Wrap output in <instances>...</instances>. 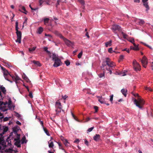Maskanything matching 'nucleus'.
I'll use <instances>...</instances> for the list:
<instances>
[{
	"mask_svg": "<svg viewBox=\"0 0 153 153\" xmlns=\"http://www.w3.org/2000/svg\"><path fill=\"white\" fill-rule=\"evenodd\" d=\"M134 95L135 97H138L137 99H134V104L137 106L139 108H142L144 104V101L143 99L140 98L138 94H134Z\"/></svg>",
	"mask_w": 153,
	"mask_h": 153,
	"instance_id": "1",
	"label": "nucleus"
},
{
	"mask_svg": "<svg viewBox=\"0 0 153 153\" xmlns=\"http://www.w3.org/2000/svg\"><path fill=\"white\" fill-rule=\"evenodd\" d=\"M18 22L16 21V22L15 29L16 31V33L17 36V39L16 40V42H19V43H21L22 33L20 31L18 30Z\"/></svg>",
	"mask_w": 153,
	"mask_h": 153,
	"instance_id": "2",
	"label": "nucleus"
},
{
	"mask_svg": "<svg viewBox=\"0 0 153 153\" xmlns=\"http://www.w3.org/2000/svg\"><path fill=\"white\" fill-rule=\"evenodd\" d=\"M133 64L134 68L135 71H140V70L141 67L136 60H134Z\"/></svg>",
	"mask_w": 153,
	"mask_h": 153,
	"instance_id": "3",
	"label": "nucleus"
},
{
	"mask_svg": "<svg viewBox=\"0 0 153 153\" xmlns=\"http://www.w3.org/2000/svg\"><path fill=\"white\" fill-rule=\"evenodd\" d=\"M112 30L113 31L116 33V31L117 30L118 31L120 32L122 30V29L121 27L119 25H113L111 28Z\"/></svg>",
	"mask_w": 153,
	"mask_h": 153,
	"instance_id": "4",
	"label": "nucleus"
},
{
	"mask_svg": "<svg viewBox=\"0 0 153 153\" xmlns=\"http://www.w3.org/2000/svg\"><path fill=\"white\" fill-rule=\"evenodd\" d=\"M17 137L16 138H15L14 140L16 141V142L15 143V145L17 146L18 147H20L21 145L20 144V134H17Z\"/></svg>",
	"mask_w": 153,
	"mask_h": 153,
	"instance_id": "5",
	"label": "nucleus"
},
{
	"mask_svg": "<svg viewBox=\"0 0 153 153\" xmlns=\"http://www.w3.org/2000/svg\"><path fill=\"white\" fill-rule=\"evenodd\" d=\"M105 62L107 65L109 67H113L115 65L114 63L112 62L111 61L110 59L108 58H106Z\"/></svg>",
	"mask_w": 153,
	"mask_h": 153,
	"instance_id": "6",
	"label": "nucleus"
},
{
	"mask_svg": "<svg viewBox=\"0 0 153 153\" xmlns=\"http://www.w3.org/2000/svg\"><path fill=\"white\" fill-rule=\"evenodd\" d=\"M141 62L143 66L146 68L148 64V61L146 57L145 56H143L141 60Z\"/></svg>",
	"mask_w": 153,
	"mask_h": 153,
	"instance_id": "7",
	"label": "nucleus"
},
{
	"mask_svg": "<svg viewBox=\"0 0 153 153\" xmlns=\"http://www.w3.org/2000/svg\"><path fill=\"white\" fill-rule=\"evenodd\" d=\"M54 62L53 65V66L55 67H57L60 65H61L62 64V63L61 61V60L59 59L57 60H56L54 61Z\"/></svg>",
	"mask_w": 153,
	"mask_h": 153,
	"instance_id": "8",
	"label": "nucleus"
},
{
	"mask_svg": "<svg viewBox=\"0 0 153 153\" xmlns=\"http://www.w3.org/2000/svg\"><path fill=\"white\" fill-rule=\"evenodd\" d=\"M62 39L65 42L66 44L69 47H71L72 46V45H73V44H72V42L71 41L68 40L67 39L65 38L64 37Z\"/></svg>",
	"mask_w": 153,
	"mask_h": 153,
	"instance_id": "9",
	"label": "nucleus"
},
{
	"mask_svg": "<svg viewBox=\"0 0 153 153\" xmlns=\"http://www.w3.org/2000/svg\"><path fill=\"white\" fill-rule=\"evenodd\" d=\"M52 139V137H51V140H49L48 142L49 147L50 148H53L54 146V144L53 142L51 140Z\"/></svg>",
	"mask_w": 153,
	"mask_h": 153,
	"instance_id": "10",
	"label": "nucleus"
},
{
	"mask_svg": "<svg viewBox=\"0 0 153 153\" xmlns=\"http://www.w3.org/2000/svg\"><path fill=\"white\" fill-rule=\"evenodd\" d=\"M133 45H134V47H133L132 46H131L130 48L131 49H133L135 51H138L139 50V48H138V45H136L135 44V43H134Z\"/></svg>",
	"mask_w": 153,
	"mask_h": 153,
	"instance_id": "11",
	"label": "nucleus"
},
{
	"mask_svg": "<svg viewBox=\"0 0 153 153\" xmlns=\"http://www.w3.org/2000/svg\"><path fill=\"white\" fill-rule=\"evenodd\" d=\"M45 2L48 5H50L49 0H39V5L41 6L43 2Z\"/></svg>",
	"mask_w": 153,
	"mask_h": 153,
	"instance_id": "12",
	"label": "nucleus"
},
{
	"mask_svg": "<svg viewBox=\"0 0 153 153\" xmlns=\"http://www.w3.org/2000/svg\"><path fill=\"white\" fill-rule=\"evenodd\" d=\"M0 90L4 94H6V90L5 88L3 87V85H1L0 86Z\"/></svg>",
	"mask_w": 153,
	"mask_h": 153,
	"instance_id": "13",
	"label": "nucleus"
},
{
	"mask_svg": "<svg viewBox=\"0 0 153 153\" xmlns=\"http://www.w3.org/2000/svg\"><path fill=\"white\" fill-rule=\"evenodd\" d=\"M100 135L98 134H96L93 137L94 139L96 141H98L100 139Z\"/></svg>",
	"mask_w": 153,
	"mask_h": 153,
	"instance_id": "14",
	"label": "nucleus"
},
{
	"mask_svg": "<svg viewBox=\"0 0 153 153\" xmlns=\"http://www.w3.org/2000/svg\"><path fill=\"white\" fill-rule=\"evenodd\" d=\"M121 91L125 97H126V95L127 94V90L126 89L123 88L121 90Z\"/></svg>",
	"mask_w": 153,
	"mask_h": 153,
	"instance_id": "15",
	"label": "nucleus"
},
{
	"mask_svg": "<svg viewBox=\"0 0 153 153\" xmlns=\"http://www.w3.org/2000/svg\"><path fill=\"white\" fill-rule=\"evenodd\" d=\"M54 33L56 35L58 36L62 39H63V38L64 37L60 33H59V32L57 31H55L54 32Z\"/></svg>",
	"mask_w": 153,
	"mask_h": 153,
	"instance_id": "16",
	"label": "nucleus"
},
{
	"mask_svg": "<svg viewBox=\"0 0 153 153\" xmlns=\"http://www.w3.org/2000/svg\"><path fill=\"white\" fill-rule=\"evenodd\" d=\"M56 108H62V106L60 102H56L55 104Z\"/></svg>",
	"mask_w": 153,
	"mask_h": 153,
	"instance_id": "17",
	"label": "nucleus"
},
{
	"mask_svg": "<svg viewBox=\"0 0 153 153\" xmlns=\"http://www.w3.org/2000/svg\"><path fill=\"white\" fill-rule=\"evenodd\" d=\"M52 58V60L53 61L57 60L59 59L58 58V55L54 53H53Z\"/></svg>",
	"mask_w": 153,
	"mask_h": 153,
	"instance_id": "18",
	"label": "nucleus"
},
{
	"mask_svg": "<svg viewBox=\"0 0 153 153\" xmlns=\"http://www.w3.org/2000/svg\"><path fill=\"white\" fill-rule=\"evenodd\" d=\"M98 101L100 102L102 104H105V101L104 99L103 98L101 97H99L98 99Z\"/></svg>",
	"mask_w": 153,
	"mask_h": 153,
	"instance_id": "19",
	"label": "nucleus"
},
{
	"mask_svg": "<svg viewBox=\"0 0 153 153\" xmlns=\"http://www.w3.org/2000/svg\"><path fill=\"white\" fill-rule=\"evenodd\" d=\"M32 62L34 64L36 65L37 66L39 67H40L41 66V65L39 62L38 61H36L35 60H33L32 61Z\"/></svg>",
	"mask_w": 153,
	"mask_h": 153,
	"instance_id": "20",
	"label": "nucleus"
},
{
	"mask_svg": "<svg viewBox=\"0 0 153 153\" xmlns=\"http://www.w3.org/2000/svg\"><path fill=\"white\" fill-rule=\"evenodd\" d=\"M112 41L111 40H109L105 43V45L106 47H107L108 46H110L111 45Z\"/></svg>",
	"mask_w": 153,
	"mask_h": 153,
	"instance_id": "21",
	"label": "nucleus"
},
{
	"mask_svg": "<svg viewBox=\"0 0 153 153\" xmlns=\"http://www.w3.org/2000/svg\"><path fill=\"white\" fill-rule=\"evenodd\" d=\"M2 129L3 130V131L5 133L7 132L8 130V127L5 126H2Z\"/></svg>",
	"mask_w": 153,
	"mask_h": 153,
	"instance_id": "22",
	"label": "nucleus"
},
{
	"mask_svg": "<svg viewBox=\"0 0 153 153\" xmlns=\"http://www.w3.org/2000/svg\"><path fill=\"white\" fill-rule=\"evenodd\" d=\"M143 5L146 8V11H147L149 9V7L148 5V4L147 3H143Z\"/></svg>",
	"mask_w": 153,
	"mask_h": 153,
	"instance_id": "23",
	"label": "nucleus"
},
{
	"mask_svg": "<svg viewBox=\"0 0 153 153\" xmlns=\"http://www.w3.org/2000/svg\"><path fill=\"white\" fill-rule=\"evenodd\" d=\"M62 110L63 111V110L62 109V108H56L55 111H56V114H59L60 112H61V111Z\"/></svg>",
	"mask_w": 153,
	"mask_h": 153,
	"instance_id": "24",
	"label": "nucleus"
},
{
	"mask_svg": "<svg viewBox=\"0 0 153 153\" xmlns=\"http://www.w3.org/2000/svg\"><path fill=\"white\" fill-rule=\"evenodd\" d=\"M43 28L41 27H40L38 30L37 33L39 34H40L43 32Z\"/></svg>",
	"mask_w": 153,
	"mask_h": 153,
	"instance_id": "25",
	"label": "nucleus"
},
{
	"mask_svg": "<svg viewBox=\"0 0 153 153\" xmlns=\"http://www.w3.org/2000/svg\"><path fill=\"white\" fill-rule=\"evenodd\" d=\"M43 128L45 133L48 136H49L50 135V134L47 128L44 127Z\"/></svg>",
	"mask_w": 153,
	"mask_h": 153,
	"instance_id": "26",
	"label": "nucleus"
},
{
	"mask_svg": "<svg viewBox=\"0 0 153 153\" xmlns=\"http://www.w3.org/2000/svg\"><path fill=\"white\" fill-rule=\"evenodd\" d=\"M63 142L66 146L68 147V144L69 143L67 139L64 140Z\"/></svg>",
	"mask_w": 153,
	"mask_h": 153,
	"instance_id": "27",
	"label": "nucleus"
},
{
	"mask_svg": "<svg viewBox=\"0 0 153 153\" xmlns=\"http://www.w3.org/2000/svg\"><path fill=\"white\" fill-rule=\"evenodd\" d=\"M7 104V102H5L4 103L2 101H0V109L1 108L2 105L3 104L5 105Z\"/></svg>",
	"mask_w": 153,
	"mask_h": 153,
	"instance_id": "28",
	"label": "nucleus"
},
{
	"mask_svg": "<svg viewBox=\"0 0 153 153\" xmlns=\"http://www.w3.org/2000/svg\"><path fill=\"white\" fill-rule=\"evenodd\" d=\"M20 79V78L17 75H16V76H15V81L16 83L17 81L18 80H19Z\"/></svg>",
	"mask_w": 153,
	"mask_h": 153,
	"instance_id": "29",
	"label": "nucleus"
},
{
	"mask_svg": "<svg viewBox=\"0 0 153 153\" xmlns=\"http://www.w3.org/2000/svg\"><path fill=\"white\" fill-rule=\"evenodd\" d=\"M99 76L101 78L103 77H104L105 76V72L104 71H103V73H101L99 74H98Z\"/></svg>",
	"mask_w": 153,
	"mask_h": 153,
	"instance_id": "30",
	"label": "nucleus"
},
{
	"mask_svg": "<svg viewBox=\"0 0 153 153\" xmlns=\"http://www.w3.org/2000/svg\"><path fill=\"white\" fill-rule=\"evenodd\" d=\"M117 75H121L122 76H124L126 75V73L122 71H120L119 73L117 74Z\"/></svg>",
	"mask_w": 153,
	"mask_h": 153,
	"instance_id": "31",
	"label": "nucleus"
},
{
	"mask_svg": "<svg viewBox=\"0 0 153 153\" xmlns=\"http://www.w3.org/2000/svg\"><path fill=\"white\" fill-rule=\"evenodd\" d=\"M4 133H5L4 132H3L2 133H1L0 134V135L1 137V138H0V141H1L3 139L4 137H3V135Z\"/></svg>",
	"mask_w": 153,
	"mask_h": 153,
	"instance_id": "32",
	"label": "nucleus"
},
{
	"mask_svg": "<svg viewBox=\"0 0 153 153\" xmlns=\"http://www.w3.org/2000/svg\"><path fill=\"white\" fill-rule=\"evenodd\" d=\"M108 52H109V53H113V52H114L116 53H117V52H115V51H113L112 50V48H110L108 49Z\"/></svg>",
	"mask_w": 153,
	"mask_h": 153,
	"instance_id": "33",
	"label": "nucleus"
},
{
	"mask_svg": "<svg viewBox=\"0 0 153 153\" xmlns=\"http://www.w3.org/2000/svg\"><path fill=\"white\" fill-rule=\"evenodd\" d=\"M26 140V138L25 137H24L21 140L22 141V143L23 144L24 143H26V142L25 141V140Z\"/></svg>",
	"mask_w": 153,
	"mask_h": 153,
	"instance_id": "34",
	"label": "nucleus"
},
{
	"mask_svg": "<svg viewBox=\"0 0 153 153\" xmlns=\"http://www.w3.org/2000/svg\"><path fill=\"white\" fill-rule=\"evenodd\" d=\"M121 33L123 35V38L125 39H126L127 37L128 36V35L125 33H124L123 32H122Z\"/></svg>",
	"mask_w": 153,
	"mask_h": 153,
	"instance_id": "35",
	"label": "nucleus"
},
{
	"mask_svg": "<svg viewBox=\"0 0 153 153\" xmlns=\"http://www.w3.org/2000/svg\"><path fill=\"white\" fill-rule=\"evenodd\" d=\"M65 62L67 66L69 65L70 64V61L68 60H66Z\"/></svg>",
	"mask_w": 153,
	"mask_h": 153,
	"instance_id": "36",
	"label": "nucleus"
},
{
	"mask_svg": "<svg viewBox=\"0 0 153 153\" xmlns=\"http://www.w3.org/2000/svg\"><path fill=\"white\" fill-rule=\"evenodd\" d=\"M58 145L59 146V149L64 150V151L65 152H66L65 151L63 148V147H62L61 144L60 143H58Z\"/></svg>",
	"mask_w": 153,
	"mask_h": 153,
	"instance_id": "37",
	"label": "nucleus"
},
{
	"mask_svg": "<svg viewBox=\"0 0 153 153\" xmlns=\"http://www.w3.org/2000/svg\"><path fill=\"white\" fill-rule=\"evenodd\" d=\"M94 128V127H93L91 128H89L87 130V133H88L89 132H91L93 130V129Z\"/></svg>",
	"mask_w": 153,
	"mask_h": 153,
	"instance_id": "38",
	"label": "nucleus"
},
{
	"mask_svg": "<svg viewBox=\"0 0 153 153\" xmlns=\"http://www.w3.org/2000/svg\"><path fill=\"white\" fill-rule=\"evenodd\" d=\"M36 48V47H33L32 48H29V51L30 52H33V51H34L35 50Z\"/></svg>",
	"mask_w": 153,
	"mask_h": 153,
	"instance_id": "39",
	"label": "nucleus"
},
{
	"mask_svg": "<svg viewBox=\"0 0 153 153\" xmlns=\"http://www.w3.org/2000/svg\"><path fill=\"white\" fill-rule=\"evenodd\" d=\"M22 78L24 79L25 80H27V79H28V78L27 77V76L25 75V74H24L22 75Z\"/></svg>",
	"mask_w": 153,
	"mask_h": 153,
	"instance_id": "40",
	"label": "nucleus"
},
{
	"mask_svg": "<svg viewBox=\"0 0 153 153\" xmlns=\"http://www.w3.org/2000/svg\"><path fill=\"white\" fill-rule=\"evenodd\" d=\"M82 55V51H81L78 55V57L79 59H80Z\"/></svg>",
	"mask_w": 153,
	"mask_h": 153,
	"instance_id": "41",
	"label": "nucleus"
},
{
	"mask_svg": "<svg viewBox=\"0 0 153 153\" xmlns=\"http://www.w3.org/2000/svg\"><path fill=\"white\" fill-rule=\"evenodd\" d=\"M9 74V72L7 70H5V71H4V76H7Z\"/></svg>",
	"mask_w": 153,
	"mask_h": 153,
	"instance_id": "42",
	"label": "nucleus"
},
{
	"mask_svg": "<svg viewBox=\"0 0 153 153\" xmlns=\"http://www.w3.org/2000/svg\"><path fill=\"white\" fill-rule=\"evenodd\" d=\"M141 43H142L144 45H145L147 47H148L150 49H152V47L149 45H146V43H144L143 42H141Z\"/></svg>",
	"mask_w": 153,
	"mask_h": 153,
	"instance_id": "43",
	"label": "nucleus"
},
{
	"mask_svg": "<svg viewBox=\"0 0 153 153\" xmlns=\"http://www.w3.org/2000/svg\"><path fill=\"white\" fill-rule=\"evenodd\" d=\"M82 4V5H84L85 1L84 0H78Z\"/></svg>",
	"mask_w": 153,
	"mask_h": 153,
	"instance_id": "44",
	"label": "nucleus"
},
{
	"mask_svg": "<svg viewBox=\"0 0 153 153\" xmlns=\"http://www.w3.org/2000/svg\"><path fill=\"white\" fill-rule=\"evenodd\" d=\"M22 10H24L25 11V12H24V13L25 14H26V13L27 12L24 6H22Z\"/></svg>",
	"mask_w": 153,
	"mask_h": 153,
	"instance_id": "45",
	"label": "nucleus"
},
{
	"mask_svg": "<svg viewBox=\"0 0 153 153\" xmlns=\"http://www.w3.org/2000/svg\"><path fill=\"white\" fill-rule=\"evenodd\" d=\"M110 100L111 102V103H112V101L113 100V95L112 94L110 96Z\"/></svg>",
	"mask_w": 153,
	"mask_h": 153,
	"instance_id": "46",
	"label": "nucleus"
},
{
	"mask_svg": "<svg viewBox=\"0 0 153 153\" xmlns=\"http://www.w3.org/2000/svg\"><path fill=\"white\" fill-rule=\"evenodd\" d=\"M49 20V19L48 18H46L44 19V22L45 23H48V22Z\"/></svg>",
	"mask_w": 153,
	"mask_h": 153,
	"instance_id": "47",
	"label": "nucleus"
},
{
	"mask_svg": "<svg viewBox=\"0 0 153 153\" xmlns=\"http://www.w3.org/2000/svg\"><path fill=\"white\" fill-rule=\"evenodd\" d=\"M10 118V117H5L4 118V119H3V121L4 122L8 120Z\"/></svg>",
	"mask_w": 153,
	"mask_h": 153,
	"instance_id": "48",
	"label": "nucleus"
},
{
	"mask_svg": "<svg viewBox=\"0 0 153 153\" xmlns=\"http://www.w3.org/2000/svg\"><path fill=\"white\" fill-rule=\"evenodd\" d=\"M139 23L140 24H143L144 23V21L143 20H140V21L139 22Z\"/></svg>",
	"mask_w": 153,
	"mask_h": 153,
	"instance_id": "49",
	"label": "nucleus"
},
{
	"mask_svg": "<svg viewBox=\"0 0 153 153\" xmlns=\"http://www.w3.org/2000/svg\"><path fill=\"white\" fill-rule=\"evenodd\" d=\"M94 109H95V112H97L98 111V107L97 106H94Z\"/></svg>",
	"mask_w": 153,
	"mask_h": 153,
	"instance_id": "50",
	"label": "nucleus"
},
{
	"mask_svg": "<svg viewBox=\"0 0 153 153\" xmlns=\"http://www.w3.org/2000/svg\"><path fill=\"white\" fill-rule=\"evenodd\" d=\"M62 98L64 100H66V99L68 97V96H67V95H65L64 96H62Z\"/></svg>",
	"mask_w": 153,
	"mask_h": 153,
	"instance_id": "51",
	"label": "nucleus"
},
{
	"mask_svg": "<svg viewBox=\"0 0 153 153\" xmlns=\"http://www.w3.org/2000/svg\"><path fill=\"white\" fill-rule=\"evenodd\" d=\"M29 96L30 98H33V96L32 92H30L29 94Z\"/></svg>",
	"mask_w": 153,
	"mask_h": 153,
	"instance_id": "52",
	"label": "nucleus"
},
{
	"mask_svg": "<svg viewBox=\"0 0 153 153\" xmlns=\"http://www.w3.org/2000/svg\"><path fill=\"white\" fill-rule=\"evenodd\" d=\"M123 51H127L128 53H129V49H127V48H125V49H124L123 50Z\"/></svg>",
	"mask_w": 153,
	"mask_h": 153,
	"instance_id": "53",
	"label": "nucleus"
},
{
	"mask_svg": "<svg viewBox=\"0 0 153 153\" xmlns=\"http://www.w3.org/2000/svg\"><path fill=\"white\" fill-rule=\"evenodd\" d=\"M129 41L131 42L132 43H133V45L134 44V39H131V40H129Z\"/></svg>",
	"mask_w": 153,
	"mask_h": 153,
	"instance_id": "54",
	"label": "nucleus"
},
{
	"mask_svg": "<svg viewBox=\"0 0 153 153\" xmlns=\"http://www.w3.org/2000/svg\"><path fill=\"white\" fill-rule=\"evenodd\" d=\"M145 89H146V90H148L151 91H152V90L151 88L150 87H146V88Z\"/></svg>",
	"mask_w": 153,
	"mask_h": 153,
	"instance_id": "55",
	"label": "nucleus"
},
{
	"mask_svg": "<svg viewBox=\"0 0 153 153\" xmlns=\"http://www.w3.org/2000/svg\"><path fill=\"white\" fill-rule=\"evenodd\" d=\"M124 56L123 55H121L120 56V60H123L124 58Z\"/></svg>",
	"mask_w": 153,
	"mask_h": 153,
	"instance_id": "56",
	"label": "nucleus"
},
{
	"mask_svg": "<svg viewBox=\"0 0 153 153\" xmlns=\"http://www.w3.org/2000/svg\"><path fill=\"white\" fill-rule=\"evenodd\" d=\"M39 122L40 123V124L41 125L42 127L43 128L44 127V126H43V122L42 121H41V120H39Z\"/></svg>",
	"mask_w": 153,
	"mask_h": 153,
	"instance_id": "57",
	"label": "nucleus"
},
{
	"mask_svg": "<svg viewBox=\"0 0 153 153\" xmlns=\"http://www.w3.org/2000/svg\"><path fill=\"white\" fill-rule=\"evenodd\" d=\"M45 36H48L50 37L51 38L52 37V36L51 35L49 34H47L46 33H45Z\"/></svg>",
	"mask_w": 153,
	"mask_h": 153,
	"instance_id": "58",
	"label": "nucleus"
},
{
	"mask_svg": "<svg viewBox=\"0 0 153 153\" xmlns=\"http://www.w3.org/2000/svg\"><path fill=\"white\" fill-rule=\"evenodd\" d=\"M85 143L87 146H88V141L86 140H85Z\"/></svg>",
	"mask_w": 153,
	"mask_h": 153,
	"instance_id": "59",
	"label": "nucleus"
},
{
	"mask_svg": "<svg viewBox=\"0 0 153 153\" xmlns=\"http://www.w3.org/2000/svg\"><path fill=\"white\" fill-rule=\"evenodd\" d=\"M85 36H87L88 38H90V36L88 34V33L87 32H86V33L85 34Z\"/></svg>",
	"mask_w": 153,
	"mask_h": 153,
	"instance_id": "60",
	"label": "nucleus"
},
{
	"mask_svg": "<svg viewBox=\"0 0 153 153\" xmlns=\"http://www.w3.org/2000/svg\"><path fill=\"white\" fill-rule=\"evenodd\" d=\"M31 9L32 10H37L38 9V7H36V8H33L32 7H31Z\"/></svg>",
	"mask_w": 153,
	"mask_h": 153,
	"instance_id": "61",
	"label": "nucleus"
},
{
	"mask_svg": "<svg viewBox=\"0 0 153 153\" xmlns=\"http://www.w3.org/2000/svg\"><path fill=\"white\" fill-rule=\"evenodd\" d=\"M16 123L19 125H21V123L20 122H19V121H17L16 122Z\"/></svg>",
	"mask_w": 153,
	"mask_h": 153,
	"instance_id": "62",
	"label": "nucleus"
},
{
	"mask_svg": "<svg viewBox=\"0 0 153 153\" xmlns=\"http://www.w3.org/2000/svg\"><path fill=\"white\" fill-rule=\"evenodd\" d=\"M134 2L135 3H139L140 2V0H134Z\"/></svg>",
	"mask_w": 153,
	"mask_h": 153,
	"instance_id": "63",
	"label": "nucleus"
},
{
	"mask_svg": "<svg viewBox=\"0 0 153 153\" xmlns=\"http://www.w3.org/2000/svg\"><path fill=\"white\" fill-rule=\"evenodd\" d=\"M79 140L78 139H76L74 141V143H79Z\"/></svg>",
	"mask_w": 153,
	"mask_h": 153,
	"instance_id": "64",
	"label": "nucleus"
}]
</instances>
